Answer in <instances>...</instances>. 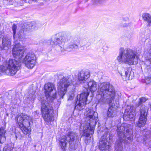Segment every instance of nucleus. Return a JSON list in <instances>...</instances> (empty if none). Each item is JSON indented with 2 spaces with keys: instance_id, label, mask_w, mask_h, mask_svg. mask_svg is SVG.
Listing matches in <instances>:
<instances>
[{
  "instance_id": "nucleus-1",
  "label": "nucleus",
  "mask_w": 151,
  "mask_h": 151,
  "mask_svg": "<svg viewBox=\"0 0 151 151\" xmlns=\"http://www.w3.org/2000/svg\"><path fill=\"white\" fill-rule=\"evenodd\" d=\"M118 139L115 143V151H123L122 142L133 140V135L131 125L124 123L117 126Z\"/></svg>"
},
{
  "instance_id": "nucleus-2",
  "label": "nucleus",
  "mask_w": 151,
  "mask_h": 151,
  "mask_svg": "<svg viewBox=\"0 0 151 151\" xmlns=\"http://www.w3.org/2000/svg\"><path fill=\"white\" fill-rule=\"evenodd\" d=\"M96 97L98 104L104 105L108 102L107 100L111 97L112 99L115 92L113 86L109 83L104 82L99 84Z\"/></svg>"
},
{
  "instance_id": "nucleus-3",
  "label": "nucleus",
  "mask_w": 151,
  "mask_h": 151,
  "mask_svg": "<svg viewBox=\"0 0 151 151\" xmlns=\"http://www.w3.org/2000/svg\"><path fill=\"white\" fill-rule=\"evenodd\" d=\"M65 33L60 32L58 33L57 38V48L61 52L64 51L66 50L71 51L77 49L78 47L79 40L77 38L72 36H68L66 38V41L69 43L67 47L64 48V45L66 41Z\"/></svg>"
},
{
  "instance_id": "nucleus-4",
  "label": "nucleus",
  "mask_w": 151,
  "mask_h": 151,
  "mask_svg": "<svg viewBox=\"0 0 151 151\" xmlns=\"http://www.w3.org/2000/svg\"><path fill=\"white\" fill-rule=\"evenodd\" d=\"M87 112L85 124H81V128L83 127V135L87 137L86 139L88 140L90 134H92L94 133L98 115L96 112L91 110H88Z\"/></svg>"
},
{
  "instance_id": "nucleus-5",
  "label": "nucleus",
  "mask_w": 151,
  "mask_h": 151,
  "mask_svg": "<svg viewBox=\"0 0 151 151\" xmlns=\"http://www.w3.org/2000/svg\"><path fill=\"white\" fill-rule=\"evenodd\" d=\"M117 60L120 64L124 63L133 65L137 63L138 57L134 51L129 48L124 49L121 47L119 49Z\"/></svg>"
},
{
  "instance_id": "nucleus-6",
  "label": "nucleus",
  "mask_w": 151,
  "mask_h": 151,
  "mask_svg": "<svg viewBox=\"0 0 151 151\" xmlns=\"http://www.w3.org/2000/svg\"><path fill=\"white\" fill-rule=\"evenodd\" d=\"M15 120L23 133L25 134H29L30 131V126L32 123V118L26 114H22L17 115L15 118Z\"/></svg>"
},
{
  "instance_id": "nucleus-7",
  "label": "nucleus",
  "mask_w": 151,
  "mask_h": 151,
  "mask_svg": "<svg viewBox=\"0 0 151 151\" xmlns=\"http://www.w3.org/2000/svg\"><path fill=\"white\" fill-rule=\"evenodd\" d=\"M57 80L58 86V87L57 93L59 98H63L66 93L68 87L73 84L71 81L69 80L68 77H64L63 75H60L58 76Z\"/></svg>"
},
{
  "instance_id": "nucleus-8",
  "label": "nucleus",
  "mask_w": 151,
  "mask_h": 151,
  "mask_svg": "<svg viewBox=\"0 0 151 151\" xmlns=\"http://www.w3.org/2000/svg\"><path fill=\"white\" fill-rule=\"evenodd\" d=\"M41 104L42 113L45 121L47 122L53 120L52 109L50 104L46 101H42Z\"/></svg>"
},
{
  "instance_id": "nucleus-9",
  "label": "nucleus",
  "mask_w": 151,
  "mask_h": 151,
  "mask_svg": "<svg viewBox=\"0 0 151 151\" xmlns=\"http://www.w3.org/2000/svg\"><path fill=\"white\" fill-rule=\"evenodd\" d=\"M45 93L47 100L49 102H52L53 99H55L56 97L57 91L55 85L52 83H48L45 85Z\"/></svg>"
},
{
  "instance_id": "nucleus-10",
  "label": "nucleus",
  "mask_w": 151,
  "mask_h": 151,
  "mask_svg": "<svg viewBox=\"0 0 151 151\" xmlns=\"http://www.w3.org/2000/svg\"><path fill=\"white\" fill-rule=\"evenodd\" d=\"M89 94V92L86 89V92L77 95V100L76 101L75 104V109L81 111L84 108L86 104V100Z\"/></svg>"
},
{
  "instance_id": "nucleus-11",
  "label": "nucleus",
  "mask_w": 151,
  "mask_h": 151,
  "mask_svg": "<svg viewBox=\"0 0 151 151\" xmlns=\"http://www.w3.org/2000/svg\"><path fill=\"white\" fill-rule=\"evenodd\" d=\"M18 61L15 59H10L6 64V69L4 71L7 75L13 76L16 73L18 69Z\"/></svg>"
},
{
  "instance_id": "nucleus-12",
  "label": "nucleus",
  "mask_w": 151,
  "mask_h": 151,
  "mask_svg": "<svg viewBox=\"0 0 151 151\" xmlns=\"http://www.w3.org/2000/svg\"><path fill=\"white\" fill-rule=\"evenodd\" d=\"M70 143V148L72 150H75L79 142V138L77 134L73 132H70L67 135Z\"/></svg>"
},
{
  "instance_id": "nucleus-13",
  "label": "nucleus",
  "mask_w": 151,
  "mask_h": 151,
  "mask_svg": "<svg viewBox=\"0 0 151 151\" xmlns=\"http://www.w3.org/2000/svg\"><path fill=\"white\" fill-rule=\"evenodd\" d=\"M24 52V47L19 43L15 44L12 50V54L16 60L21 62Z\"/></svg>"
},
{
  "instance_id": "nucleus-14",
  "label": "nucleus",
  "mask_w": 151,
  "mask_h": 151,
  "mask_svg": "<svg viewBox=\"0 0 151 151\" xmlns=\"http://www.w3.org/2000/svg\"><path fill=\"white\" fill-rule=\"evenodd\" d=\"M36 58L35 55L31 52L28 53L23 60V62L28 68L32 69L35 66Z\"/></svg>"
},
{
  "instance_id": "nucleus-15",
  "label": "nucleus",
  "mask_w": 151,
  "mask_h": 151,
  "mask_svg": "<svg viewBox=\"0 0 151 151\" xmlns=\"http://www.w3.org/2000/svg\"><path fill=\"white\" fill-rule=\"evenodd\" d=\"M147 107L145 105H142L141 106L140 117L137 125L138 127H141L145 125L147 121Z\"/></svg>"
},
{
  "instance_id": "nucleus-16",
  "label": "nucleus",
  "mask_w": 151,
  "mask_h": 151,
  "mask_svg": "<svg viewBox=\"0 0 151 151\" xmlns=\"http://www.w3.org/2000/svg\"><path fill=\"white\" fill-rule=\"evenodd\" d=\"M135 109L133 106L127 105L123 115L125 121H132L134 120Z\"/></svg>"
},
{
  "instance_id": "nucleus-17",
  "label": "nucleus",
  "mask_w": 151,
  "mask_h": 151,
  "mask_svg": "<svg viewBox=\"0 0 151 151\" xmlns=\"http://www.w3.org/2000/svg\"><path fill=\"white\" fill-rule=\"evenodd\" d=\"M105 133L102 136L99 142V147L102 150H108L110 147L109 142L107 140V137L108 132H105Z\"/></svg>"
},
{
  "instance_id": "nucleus-18",
  "label": "nucleus",
  "mask_w": 151,
  "mask_h": 151,
  "mask_svg": "<svg viewBox=\"0 0 151 151\" xmlns=\"http://www.w3.org/2000/svg\"><path fill=\"white\" fill-rule=\"evenodd\" d=\"M34 23L29 22L27 24L22 27V29L20 30L18 33L19 37L20 39L25 38V34L27 31H30L34 28Z\"/></svg>"
},
{
  "instance_id": "nucleus-19",
  "label": "nucleus",
  "mask_w": 151,
  "mask_h": 151,
  "mask_svg": "<svg viewBox=\"0 0 151 151\" xmlns=\"http://www.w3.org/2000/svg\"><path fill=\"white\" fill-rule=\"evenodd\" d=\"M90 72L88 70H82L78 75V80L80 83H83L90 77Z\"/></svg>"
},
{
  "instance_id": "nucleus-20",
  "label": "nucleus",
  "mask_w": 151,
  "mask_h": 151,
  "mask_svg": "<svg viewBox=\"0 0 151 151\" xmlns=\"http://www.w3.org/2000/svg\"><path fill=\"white\" fill-rule=\"evenodd\" d=\"M119 103L116 105H111L109 107L107 111V116L109 117H113L116 114L117 109L115 107L119 106Z\"/></svg>"
},
{
  "instance_id": "nucleus-21",
  "label": "nucleus",
  "mask_w": 151,
  "mask_h": 151,
  "mask_svg": "<svg viewBox=\"0 0 151 151\" xmlns=\"http://www.w3.org/2000/svg\"><path fill=\"white\" fill-rule=\"evenodd\" d=\"M97 85L96 82L93 80H91L87 83L88 88L92 92H94L96 90Z\"/></svg>"
},
{
  "instance_id": "nucleus-22",
  "label": "nucleus",
  "mask_w": 151,
  "mask_h": 151,
  "mask_svg": "<svg viewBox=\"0 0 151 151\" xmlns=\"http://www.w3.org/2000/svg\"><path fill=\"white\" fill-rule=\"evenodd\" d=\"M60 145L63 151H65V148H66V145L68 142H69V140L67 136H64L61 137L60 140Z\"/></svg>"
},
{
  "instance_id": "nucleus-23",
  "label": "nucleus",
  "mask_w": 151,
  "mask_h": 151,
  "mask_svg": "<svg viewBox=\"0 0 151 151\" xmlns=\"http://www.w3.org/2000/svg\"><path fill=\"white\" fill-rule=\"evenodd\" d=\"M124 73L125 76H126L127 79H131L132 78V76L131 75L132 74L131 72V69L130 68L125 69L124 71L123 72L120 73L122 76H123V74Z\"/></svg>"
},
{
  "instance_id": "nucleus-24",
  "label": "nucleus",
  "mask_w": 151,
  "mask_h": 151,
  "mask_svg": "<svg viewBox=\"0 0 151 151\" xmlns=\"http://www.w3.org/2000/svg\"><path fill=\"white\" fill-rule=\"evenodd\" d=\"M142 17L144 21L148 23V26L151 25V16L149 14L147 13H144L142 14Z\"/></svg>"
},
{
  "instance_id": "nucleus-25",
  "label": "nucleus",
  "mask_w": 151,
  "mask_h": 151,
  "mask_svg": "<svg viewBox=\"0 0 151 151\" xmlns=\"http://www.w3.org/2000/svg\"><path fill=\"white\" fill-rule=\"evenodd\" d=\"M145 134L144 136V140L148 144L150 147H151V132L148 131Z\"/></svg>"
},
{
  "instance_id": "nucleus-26",
  "label": "nucleus",
  "mask_w": 151,
  "mask_h": 151,
  "mask_svg": "<svg viewBox=\"0 0 151 151\" xmlns=\"http://www.w3.org/2000/svg\"><path fill=\"white\" fill-rule=\"evenodd\" d=\"M6 131L3 128H0V143H3L6 139L5 134Z\"/></svg>"
},
{
  "instance_id": "nucleus-27",
  "label": "nucleus",
  "mask_w": 151,
  "mask_h": 151,
  "mask_svg": "<svg viewBox=\"0 0 151 151\" xmlns=\"http://www.w3.org/2000/svg\"><path fill=\"white\" fill-rule=\"evenodd\" d=\"M146 100V99L145 97H142L140 99L138 104H136V106H138L140 105L142 103H144Z\"/></svg>"
},
{
  "instance_id": "nucleus-28",
  "label": "nucleus",
  "mask_w": 151,
  "mask_h": 151,
  "mask_svg": "<svg viewBox=\"0 0 151 151\" xmlns=\"http://www.w3.org/2000/svg\"><path fill=\"white\" fill-rule=\"evenodd\" d=\"M56 42L57 38L56 35L53 36L51 38V42H50V44L52 45Z\"/></svg>"
},
{
  "instance_id": "nucleus-29",
  "label": "nucleus",
  "mask_w": 151,
  "mask_h": 151,
  "mask_svg": "<svg viewBox=\"0 0 151 151\" xmlns=\"http://www.w3.org/2000/svg\"><path fill=\"white\" fill-rule=\"evenodd\" d=\"M83 43L84 45H89L90 44L89 42V40L88 38H86L83 39Z\"/></svg>"
},
{
  "instance_id": "nucleus-30",
  "label": "nucleus",
  "mask_w": 151,
  "mask_h": 151,
  "mask_svg": "<svg viewBox=\"0 0 151 151\" xmlns=\"http://www.w3.org/2000/svg\"><path fill=\"white\" fill-rule=\"evenodd\" d=\"M3 151H12V149L9 146H6L3 148Z\"/></svg>"
},
{
  "instance_id": "nucleus-31",
  "label": "nucleus",
  "mask_w": 151,
  "mask_h": 151,
  "mask_svg": "<svg viewBox=\"0 0 151 151\" xmlns=\"http://www.w3.org/2000/svg\"><path fill=\"white\" fill-rule=\"evenodd\" d=\"M17 26L16 25L14 24L12 26V30L13 31V33L14 34V35L16 33V29H17Z\"/></svg>"
},
{
  "instance_id": "nucleus-32",
  "label": "nucleus",
  "mask_w": 151,
  "mask_h": 151,
  "mask_svg": "<svg viewBox=\"0 0 151 151\" xmlns=\"http://www.w3.org/2000/svg\"><path fill=\"white\" fill-rule=\"evenodd\" d=\"M74 95L73 93V92L71 94L69 98H68V100H71L73 99Z\"/></svg>"
},
{
  "instance_id": "nucleus-33",
  "label": "nucleus",
  "mask_w": 151,
  "mask_h": 151,
  "mask_svg": "<svg viewBox=\"0 0 151 151\" xmlns=\"http://www.w3.org/2000/svg\"><path fill=\"white\" fill-rule=\"evenodd\" d=\"M3 66H0V76L1 75V73H2L4 72L3 70Z\"/></svg>"
},
{
  "instance_id": "nucleus-34",
  "label": "nucleus",
  "mask_w": 151,
  "mask_h": 151,
  "mask_svg": "<svg viewBox=\"0 0 151 151\" xmlns=\"http://www.w3.org/2000/svg\"><path fill=\"white\" fill-rule=\"evenodd\" d=\"M150 52V56L149 58H151L149 59V60L150 62V63H151V50L149 51Z\"/></svg>"
},
{
  "instance_id": "nucleus-35",
  "label": "nucleus",
  "mask_w": 151,
  "mask_h": 151,
  "mask_svg": "<svg viewBox=\"0 0 151 151\" xmlns=\"http://www.w3.org/2000/svg\"><path fill=\"white\" fill-rule=\"evenodd\" d=\"M109 140H110L111 139H112V135H109Z\"/></svg>"
},
{
  "instance_id": "nucleus-36",
  "label": "nucleus",
  "mask_w": 151,
  "mask_h": 151,
  "mask_svg": "<svg viewBox=\"0 0 151 151\" xmlns=\"http://www.w3.org/2000/svg\"><path fill=\"white\" fill-rule=\"evenodd\" d=\"M16 138H17V136L16 135Z\"/></svg>"
}]
</instances>
